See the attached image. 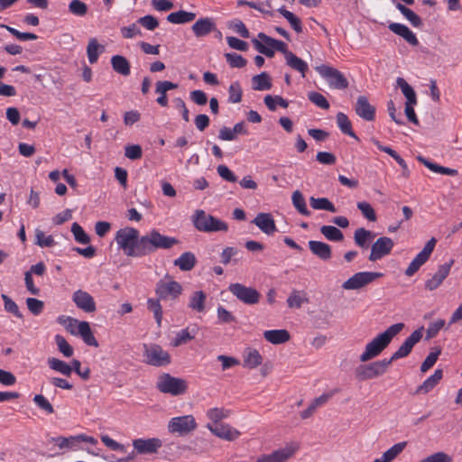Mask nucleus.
Instances as JSON below:
<instances>
[{"instance_id":"09e8293b","label":"nucleus","mask_w":462,"mask_h":462,"mask_svg":"<svg viewBox=\"0 0 462 462\" xmlns=\"http://www.w3.org/2000/svg\"><path fill=\"white\" fill-rule=\"evenodd\" d=\"M320 233L329 241L341 242L344 239L341 230L334 226H322Z\"/></svg>"},{"instance_id":"a211bd4d","label":"nucleus","mask_w":462,"mask_h":462,"mask_svg":"<svg viewBox=\"0 0 462 462\" xmlns=\"http://www.w3.org/2000/svg\"><path fill=\"white\" fill-rule=\"evenodd\" d=\"M453 263L454 260L451 259L448 263L439 265L438 271L432 275V277L425 282V289L430 291L438 289L449 274Z\"/></svg>"},{"instance_id":"5701e85b","label":"nucleus","mask_w":462,"mask_h":462,"mask_svg":"<svg viewBox=\"0 0 462 462\" xmlns=\"http://www.w3.org/2000/svg\"><path fill=\"white\" fill-rule=\"evenodd\" d=\"M216 29L214 21L209 17L200 18L191 26V30L197 38H202Z\"/></svg>"},{"instance_id":"72a5a7b5","label":"nucleus","mask_w":462,"mask_h":462,"mask_svg":"<svg viewBox=\"0 0 462 462\" xmlns=\"http://www.w3.org/2000/svg\"><path fill=\"white\" fill-rule=\"evenodd\" d=\"M195 18V13L180 10L178 12L171 13L167 16V21L174 24H182L192 22Z\"/></svg>"},{"instance_id":"79ce46f5","label":"nucleus","mask_w":462,"mask_h":462,"mask_svg":"<svg viewBox=\"0 0 462 462\" xmlns=\"http://www.w3.org/2000/svg\"><path fill=\"white\" fill-rule=\"evenodd\" d=\"M395 6L412 26L417 28L422 26V20L411 9L406 7L401 3H397Z\"/></svg>"},{"instance_id":"2f4dec72","label":"nucleus","mask_w":462,"mask_h":462,"mask_svg":"<svg viewBox=\"0 0 462 462\" xmlns=\"http://www.w3.org/2000/svg\"><path fill=\"white\" fill-rule=\"evenodd\" d=\"M407 445L406 441L394 444L387 449L381 457L374 459L373 462H392L400 455Z\"/></svg>"},{"instance_id":"6e6d98bb","label":"nucleus","mask_w":462,"mask_h":462,"mask_svg":"<svg viewBox=\"0 0 462 462\" xmlns=\"http://www.w3.org/2000/svg\"><path fill=\"white\" fill-rule=\"evenodd\" d=\"M263 101H264V104L266 105V106L271 111H275L277 105L281 106L283 108H287L289 106L288 101L281 96L273 97L271 95H267L264 97Z\"/></svg>"},{"instance_id":"bb28decb","label":"nucleus","mask_w":462,"mask_h":462,"mask_svg":"<svg viewBox=\"0 0 462 462\" xmlns=\"http://www.w3.org/2000/svg\"><path fill=\"white\" fill-rule=\"evenodd\" d=\"M263 337L273 345H280L289 341L291 336L286 329H273L264 331Z\"/></svg>"},{"instance_id":"9d476101","label":"nucleus","mask_w":462,"mask_h":462,"mask_svg":"<svg viewBox=\"0 0 462 462\" xmlns=\"http://www.w3.org/2000/svg\"><path fill=\"white\" fill-rule=\"evenodd\" d=\"M197 428V423L192 415H184L171 419L168 423V430L172 434L184 436Z\"/></svg>"},{"instance_id":"c85d7f7f","label":"nucleus","mask_w":462,"mask_h":462,"mask_svg":"<svg viewBox=\"0 0 462 462\" xmlns=\"http://www.w3.org/2000/svg\"><path fill=\"white\" fill-rule=\"evenodd\" d=\"M417 160L421 162L425 167H427L429 170L435 173H439L443 175H448V176H457L458 174V171L456 169L444 167L441 165H439L437 163H434L428 159H426L423 156L419 155L417 157Z\"/></svg>"},{"instance_id":"cd10ccee","label":"nucleus","mask_w":462,"mask_h":462,"mask_svg":"<svg viewBox=\"0 0 462 462\" xmlns=\"http://www.w3.org/2000/svg\"><path fill=\"white\" fill-rule=\"evenodd\" d=\"M197 263V258L191 252H185L180 257L174 260L173 264L183 272L192 270Z\"/></svg>"},{"instance_id":"b1692460","label":"nucleus","mask_w":462,"mask_h":462,"mask_svg":"<svg viewBox=\"0 0 462 462\" xmlns=\"http://www.w3.org/2000/svg\"><path fill=\"white\" fill-rule=\"evenodd\" d=\"M310 252L322 261H329L332 257L331 246L321 241L310 240L308 243Z\"/></svg>"},{"instance_id":"e2e57ef3","label":"nucleus","mask_w":462,"mask_h":462,"mask_svg":"<svg viewBox=\"0 0 462 462\" xmlns=\"http://www.w3.org/2000/svg\"><path fill=\"white\" fill-rule=\"evenodd\" d=\"M51 440L53 442H55L60 449L73 448L74 446L78 443L77 436H70L69 438L57 437V438H52Z\"/></svg>"},{"instance_id":"4468645a","label":"nucleus","mask_w":462,"mask_h":462,"mask_svg":"<svg viewBox=\"0 0 462 462\" xmlns=\"http://www.w3.org/2000/svg\"><path fill=\"white\" fill-rule=\"evenodd\" d=\"M423 327L414 330L400 346V347L393 354V356L388 358L391 360V365L393 361L398 359L406 357L409 356L413 348V346L420 341L423 336Z\"/></svg>"},{"instance_id":"052dcab7","label":"nucleus","mask_w":462,"mask_h":462,"mask_svg":"<svg viewBox=\"0 0 462 462\" xmlns=\"http://www.w3.org/2000/svg\"><path fill=\"white\" fill-rule=\"evenodd\" d=\"M55 342L57 344L58 349L60 353L64 355L66 357H70L73 355V348L68 343L64 337L60 335L55 336Z\"/></svg>"},{"instance_id":"c756f323","label":"nucleus","mask_w":462,"mask_h":462,"mask_svg":"<svg viewBox=\"0 0 462 462\" xmlns=\"http://www.w3.org/2000/svg\"><path fill=\"white\" fill-rule=\"evenodd\" d=\"M442 370L437 369L432 375L428 377L417 389L416 393H427L430 392L442 379Z\"/></svg>"},{"instance_id":"c03bdc74","label":"nucleus","mask_w":462,"mask_h":462,"mask_svg":"<svg viewBox=\"0 0 462 462\" xmlns=\"http://www.w3.org/2000/svg\"><path fill=\"white\" fill-rule=\"evenodd\" d=\"M337 124L341 132L345 134L349 135L352 138L357 139V136L354 133L352 129L351 121L348 119L347 116L342 112H338L337 114Z\"/></svg>"},{"instance_id":"de8ad7c7","label":"nucleus","mask_w":462,"mask_h":462,"mask_svg":"<svg viewBox=\"0 0 462 462\" xmlns=\"http://www.w3.org/2000/svg\"><path fill=\"white\" fill-rule=\"evenodd\" d=\"M48 365L52 370L59 372L63 375L70 376V374H72V367L66 362L60 360L58 358H49Z\"/></svg>"},{"instance_id":"680f3d73","label":"nucleus","mask_w":462,"mask_h":462,"mask_svg":"<svg viewBox=\"0 0 462 462\" xmlns=\"http://www.w3.org/2000/svg\"><path fill=\"white\" fill-rule=\"evenodd\" d=\"M226 60L232 68H244L247 61L246 60L236 52L226 53Z\"/></svg>"},{"instance_id":"f257e3e1","label":"nucleus","mask_w":462,"mask_h":462,"mask_svg":"<svg viewBox=\"0 0 462 462\" xmlns=\"http://www.w3.org/2000/svg\"><path fill=\"white\" fill-rule=\"evenodd\" d=\"M404 323H395L378 334L366 344L365 351L360 355L359 360L363 363L378 356L404 328Z\"/></svg>"},{"instance_id":"338daca9","label":"nucleus","mask_w":462,"mask_h":462,"mask_svg":"<svg viewBox=\"0 0 462 462\" xmlns=\"http://www.w3.org/2000/svg\"><path fill=\"white\" fill-rule=\"evenodd\" d=\"M33 402L37 405V407L42 411H44L48 414H51L54 412L53 406L51 402L42 394H36L33 397Z\"/></svg>"},{"instance_id":"bf43d9fd","label":"nucleus","mask_w":462,"mask_h":462,"mask_svg":"<svg viewBox=\"0 0 462 462\" xmlns=\"http://www.w3.org/2000/svg\"><path fill=\"white\" fill-rule=\"evenodd\" d=\"M71 232L74 236L75 240L78 243H80L83 245L89 244L90 237L78 223L75 222L72 224Z\"/></svg>"},{"instance_id":"2eb2a0df","label":"nucleus","mask_w":462,"mask_h":462,"mask_svg":"<svg viewBox=\"0 0 462 462\" xmlns=\"http://www.w3.org/2000/svg\"><path fill=\"white\" fill-rule=\"evenodd\" d=\"M298 443H291L282 448L274 450L271 454H263L259 456L255 462H286L299 449Z\"/></svg>"},{"instance_id":"f8f14e48","label":"nucleus","mask_w":462,"mask_h":462,"mask_svg":"<svg viewBox=\"0 0 462 462\" xmlns=\"http://www.w3.org/2000/svg\"><path fill=\"white\" fill-rule=\"evenodd\" d=\"M383 274L375 272H360L355 273L342 284L345 290H358L379 279Z\"/></svg>"},{"instance_id":"864d4df0","label":"nucleus","mask_w":462,"mask_h":462,"mask_svg":"<svg viewBox=\"0 0 462 462\" xmlns=\"http://www.w3.org/2000/svg\"><path fill=\"white\" fill-rule=\"evenodd\" d=\"M161 299H149L147 300V308L153 313L158 327H161L162 319V309L160 303Z\"/></svg>"},{"instance_id":"7c9ffc66","label":"nucleus","mask_w":462,"mask_h":462,"mask_svg":"<svg viewBox=\"0 0 462 462\" xmlns=\"http://www.w3.org/2000/svg\"><path fill=\"white\" fill-rule=\"evenodd\" d=\"M375 236V235L364 227L357 228L354 233L355 244L364 249H367L370 241Z\"/></svg>"},{"instance_id":"6e6552de","label":"nucleus","mask_w":462,"mask_h":462,"mask_svg":"<svg viewBox=\"0 0 462 462\" xmlns=\"http://www.w3.org/2000/svg\"><path fill=\"white\" fill-rule=\"evenodd\" d=\"M143 361L152 366H165L171 363L170 354L156 344L144 345Z\"/></svg>"},{"instance_id":"49530a36","label":"nucleus","mask_w":462,"mask_h":462,"mask_svg":"<svg viewBox=\"0 0 462 462\" xmlns=\"http://www.w3.org/2000/svg\"><path fill=\"white\" fill-rule=\"evenodd\" d=\"M309 302L304 291L293 290L287 299L289 308L300 309L303 303Z\"/></svg>"},{"instance_id":"5fc2aeb1","label":"nucleus","mask_w":462,"mask_h":462,"mask_svg":"<svg viewBox=\"0 0 462 462\" xmlns=\"http://www.w3.org/2000/svg\"><path fill=\"white\" fill-rule=\"evenodd\" d=\"M196 332L195 328L191 329V332L189 331V328H184L180 331H179L176 334V337L172 342V345L174 346H179L183 344H186L187 342L192 340L194 338V334Z\"/></svg>"},{"instance_id":"13d9d810","label":"nucleus","mask_w":462,"mask_h":462,"mask_svg":"<svg viewBox=\"0 0 462 462\" xmlns=\"http://www.w3.org/2000/svg\"><path fill=\"white\" fill-rule=\"evenodd\" d=\"M88 5L80 0H72L69 5V11L76 16H85L88 13Z\"/></svg>"},{"instance_id":"dca6fc26","label":"nucleus","mask_w":462,"mask_h":462,"mask_svg":"<svg viewBox=\"0 0 462 462\" xmlns=\"http://www.w3.org/2000/svg\"><path fill=\"white\" fill-rule=\"evenodd\" d=\"M394 246L392 238L387 236L379 237L371 246L369 261L375 262L388 255Z\"/></svg>"},{"instance_id":"39448f33","label":"nucleus","mask_w":462,"mask_h":462,"mask_svg":"<svg viewBox=\"0 0 462 462\" xmlns=\"http://www.w3.org/2000/svg\"><path fill=\"white\" fill-rule=\"evenodd\" d=\"M194 226L201 232H226L228 226L226 222L207 214L204 210H197L193 216Z\"/></svg>"},{"instance_id":"a878e982","label":"nucleus","mask_w":462,"mask_h":462,"mask_svg":"<svg viewBox=\"0 0 462 462\" xmlns=\"http://www.w3.org/2000/svg\"><path fill=\"white\" fill-rule=\"evenodd\" d=\"M178 85L168 80L157 81L155 85V92L159 95L157 97V103L161 106H168L167 91L175 89Z\"/></svg>"},{"instance_id":"69168bd1","label":"nucleus","mask_w":462,"mask_h":462,"mask_svg":"<svg viewBox=\"0 0 462 462\" xmlns=\"http://www.w3.org/2000/svg\"><path fill=\"white\" fill-rule=\"evenodd\" d=\"M36 245L41 247H51L55 245V241L51 236H45L42 230L37 229L35 232Z\"/></svg>"},{"instance_id":"37998d69","label":"nucleus","mask_w":462,"mask_h":462,"mask_svg":"<svg viewBox=\"0 0 462 462\" xmlns=\"http://www.w3.org/2000/svg\"><path fill=\"white\" fill-rule=\"evenodd\" d=\"M310 204L313 209L327 210L332 213L337 212L334 204L327 198H310Z\"/></svg>"},{"instance_id":"aec40b11","label":"nucleus","mask_w":462,"mask_h":462,"mask_svg":"<svg viewBox=\"0 0 462 462\" xmlns=\"http://www.w3.org/2000/svg\"><path fill=\"white\" fill-rule=\"evenodd\" d=\"M72 300L79 310L87 313H93L97 310L94 298L83 290L76 291L72 295Z\"/></svg>"},{"instance_id":"774afa93","label":"nucleus","mask_w":462,"mask_h":462,"mask_svg":"<svg viewBox=\"0 0 462 462\" xmlns=\"http://www.w3.org/2000/svg\"><path fill=\"white\" fill-rule=\"evenodd\" d=\"M452 457L443 451L436 452L420 462H452Z\"/></svg>"},{"instance_id":"412c9836","label":"nucleus","mask_w":462,"mask_h":462,"mask_svg":"<svg viewBox=\"0 0 462 462\" xmlns=\"http://www.w3.org/2000/svg\"><path fill=\"white\" fill-rule=\"evenodd\" d=\"M252 223L267 236L273 235L277 231L274 219L270 213L257 214Z\"/></svg>"},{"instance_id":"ea45409f","label":"nucleus","mask_w":462,"mask_h":462,"mask_svg":"<svg viewBox=\"0 0 462 462\" xmlns=\"http://www.w3.org/2000/svg\"><path fill=\"white\" fill-rule=\"evenodd\" d=\"M286 64L291 67L292 69L300 72L301 76L304 78L306 71L308 70V64L297 57L294 53H287V57L285 58Z\"/></svg>"},{"instance_id":"473e14b6","label":"nucleus","mask_w":462,"mask_h":462,"mask_svg":"<svg viewBox=\"0 0 462 462\" xmlns=\"http://www.w3.org/2000/svg\"><path fill=\"white\" fill-rule=\"evenodd\" d=\"M111 65L113 69L123 76H128L131 72L130 63L127 59L121 55H115L111 58Z\"/></svg>"},{"instance_id":"393cba45","label":"nucleus","mask_w":462,"mask_h":462,"mask_svg":"<svg viewBox=\"0 0 462 462\" xmlns=\"http://www.w3.org/2000/svg\"><path fill=\"white\" fill-rule=\"evenodd\" d=\"M263 362V356L254 348H245L243 352V366L247 369H254Z\"/></svg>"},{"instance_id":"f3484780","label":"nucleus","mask_w":462,"mask_h":462,"mask_svg":"<svg viewBox=\"0 0 462 462\" xmlns=\"http://www.w3.org/2000/svg\"><path fill=\"white\" fill-rule=\"evenodd\" d=\"M155 292L158 298L161 300H167L169 298L176 299L181 294L182 287L178 282L175 281H160L157 283Z\"/></svg>"},{"instance_id":"e433bc0d","label":"nucleus","mask_w":462,"mask_h":462,"mask_svg":"<svg viewBox=\"0 0 462 462\" xmlns=\"http://www.w3.org/2000/svg\"><path fill=\"white\" fill-rule=\"evenodd\" d=\"M77 335H79L87 345L95 347L98 346V343L94 337L90 325L88 321H80L79 329L78 330Z\"/></svg>"},{"instance_id":"4d7b16f0","label":"nucleus","mask_w":462,"mask_h":462,"mask_svg":"<svg viewBox=\"0 0 462 462\" xmlns=\"http://www.w3.org/2000/svg\"><path fill=\"white\" fill-rule=\"evenodd\" d=\"M357 208L361 211L362 216L371 222L377 219L376 214L373 207L366 201H359L356 204Z\"/></svg>"},{"instance_id":"6ab92c4d","label":"nucleus","mask_w":462,"mask_h":462,"mask_svg":"<svg viewBox=\"0 0 462 462\" xmlns=\"http://www.w3.org/2000/svg\"><path fill=\"white\" fill-rule=\"evenodd\" d=\"M207 428L215 436L227 441H234L236 439H238L239 436L241 435L239 430L226 423H219L217 425H212L208 423L207 425Z\"/></svg>"},{"instance_id":"4be33fe9","label":"nucleus","mask_w":462,"mask_h":462,"mask_svg":"<svg viewBox=\"0 0 462 462\" xmlns=\"http://www.w3.org/2000/svg\"><path fill=\"white\" fill-rule=\"evenodd\" d=\"M355 111L358 116L365 121H373L375 118V108L365 96H359L355 105Z\"/></svg>"},{"instance_id":"4c0bfd02","label":"nucleus","mask_w":462,"mask_h":462,"mask_svg":"<svg viewBox=\"0 0 462 462\" xmlns=\"http://www.w3.org/2000/svg\"><path fill=\"white\" fill-rule=\"evenodd\" d=\"M253 89L257 91L269 90L272 88V79L268 73L262 72L252 78Z\"/></svg>"},{"instance_id":"a18cd8bd","label":"nucleus","mask_w":462,"mask_h":462,"mask_svg":"<svg viewBox=\"0 0 462 462\" xmlns=\"http://www.w3.org/2000/svg\"><path fill=\"white\" fill-rule=\"evenodd\" d=\"M396 84L406 97V103L417 104V97L414 89L407 83L403 78H397Z\"/></svg>"},{"instance_id":"0e129e2a","label":"nucleus","mask_w":462,"mask_h":462,"mask_svg":"<svg viewBox=\"0 0 462 462\" xmlns=\"http://www.w3.org/2000/svg\"><path fill=\"white\" fill-rule=\"evenodd\" d=\"M308 98L313 104H315L317 106H319L322 109L328 110L329 108L328 101L326 99V97L322 94H320L319 92H315V91L310 92L308 94Z\"/></svg>"},{"instance_id":"ddd939ff","label":"nucleus","mask_w":462,"mask_h":462,"mask_svg":"<svg viewBox=\"0 0 462 462\" xmlns=\"http://www.w3.org/2000/svg\"><path fill=\"white\" fill-rule=\"evenodd\" d=\"M436 243L437 240L434 237L430 238L426 243L423 249L414 257V259L411 262L405 270L406 276H412L430 259V256L435 248Z\"/></svg>"},{"instance_id":"9b49d317","label":"nucleus","mask_w":462,"mask_h":462,"mask_svg":"<svg viewBox=\"0 0 462 462\" xmlns=\"http://www.w3.org/2000/svg\"><path fill=\"white\" fill-rule=\"evenodd\" d=\"M228 290L240 301L247 305L257 304L261 298V294L254 288L241 283H232Z\"/></svg>"},{"instance_id":"7ed1b4c3","label":"nucleus","mask_w":462,"mask_h":462,"mask_svg":"<svg viewBox=\"0 0 462 462\" xmlns=\"http://www.w3.org/2000/svg\"><path fill=\"white\" fill-rule=\"evenodd\" d=\"M143 256L151 254L157 250H168L178 245L180 241L172 236L161 234L157 229H152L141 236Z\"/></svg>"},{"instance_id":"8fccbe9b","label":"nucleus","mask_w":462,"mask_h":462,"mask_svg":"<svg viewBox=\"0 0 462 462\" xmlns=\"http://www.w3.org/2000/svg\"><path fill=\"white\" fill-rule=\"evenodd\" d=\"M291 201L294 208L303 216L309 217L310 210L307 208L304 197L300 190H295L291 195Z\"/></svg>"},{"instance_id":"0eeeda50","label":"nucleus","mask_w":462,"mask_h":462,"mask_svg":"<svg viewBox=\"0 0 462 462\" xmlns=\"http://www.w3.org/2000/svg\"><path fill=\"white\" fill-rule=\"evenodd\" d=\"M391 365V360L386 358L367 365H358L355 370L356 379L365 381L382 376Z\"/></svg>"},{"instance_id":"f704fd0d","label":"nucleus","mask_w":462,"mask_h":462,"mask_svg":"<svg viewBox=\"0 0 462 462\" xmlns=\"http://www.w3.org/2000/svg\"><path fill=\"white\" fill-rule=\"evenodd\" d=\"M77 335H79L87 345L95 347L98 346V343L94 337L90 325L88 321H80L79 329L78 330Z\"/></svg>"},{"instance_id":"c9c22d12","label":"nucleus","mask_w":462,"mask_h":462,"mask_svg":"<svg viewBox=\"0 0 462 462\" xmlns=\"http://www.w3.org/2000/svg\"><path fill=\"white\" fill-rule=\"evenodd\" d=\"M77 335H79L87 345L95 347L98 346V343L94 337L90 325L88 321H80L79 329L78 330Z\"/></svg>"},{"instance_id":"58836bf2","label":"nucleus","mask_w":462,"mask_h":462,"mask_svg":"<svg viewBox=\"0 0 462 462\" xmlns=\"http://www.w3.org/2000/svg\"><path fill=\"white\" fill-rule=\"evenodd\" d=\"M105 51V46L98 43L96 38H90L87 46L88 61L94 64L97 61L98 56Z\"/></svg>"},{"instance_id":"a19ab883","label":"nucleus","mask_w":462,"mask_h":462,"mask_svg":"<svg viewBox=\"0 0 462 462\" xmlns=\"http://www.w3.org/2000/svg\"><path fill=\"white\" fill-rule=\"evenodd\" d=\"M207 296L202 291H197L192 293L189 302V308L197 311L203 312L205 310V302Z\"/></svg>"},{"instance_id":"20e7f679","label":"nucleus","mask_w":462,"mask_h":462,"mask_svg":"<svg viewBox=\"0 0 462 462\" xmlns=\"http://www.w3.org/2000/svg\"><path fill=\"white\" fill-rule=\"evenodd\" d=\"M156 388L162 393L179 396L187 392L188 382L185 379L163 373L157 378Z\"/></svg>"},{"instance_id":"423d86ee","label":"nucleus","mask_w":462,"mask_h":462,"mask_svg":"<svg viewBox=\"0 0 462 462\" xmlns=\"http://www.w3.org/2000/svg\"><path fill=\"white\" fill-rule=\"evenodd\" d=\"M134 451L126 457L119 458L117 462H128L137 455H153L162 447V441L158 438L135 439L133 440Z\"/></svg>"},{"instance_id":"3c124183","label":"nucleus","mask_w":462,"mask_h":462,"mask_svg":"<svg viewBox=\"0 0 462 462\" xmlns=\"http://www.w3.org/2000/svg\"><path fill=\"white\" fill-rule=\"evenodd\" d=\"M57 321L59 324L64 326L66 330L71 335H77L80 323L77 319L62 315L58 318Z\"/></svg>"},{"instance_id":"603ef678","label":"nucleus","mask_w":462,"mask_h":462,"mask_svg":"<svg viewBox=\"0 0 462 462\" xmlns=\"http://www.w3.org/2000/svg\"><path fill=\"white\" fill-rule=\"evenodd\" d=\"M230 411L225 408H211L207 411V417L214 423V425L219 424L218 422L224 419L228 418Z\"/></svg>"},{"instance_id":"f03ea898","label":"nucleus","mask_w":462,"mask_h":462,"mask_svg":"<svg viewBox=\"0 0 462 462\" xmlns=\"http://www.w3.org/2000/svg\"><path fill=\"white\" fill-rule=\"evenodd\" d=\"M116 241L127 256H143L141 236H139V231L137 229L134 227L119 229L116 235Z\"/></svg>"},{"instance_id":"1a4fd4ad","label":"nucleus","mask_w":462,"mask_h":462,"mask_svg":"<svg viewBox=\"0 0 462 462\" xmlns=\"http://www.w3.org/2000/svg\"><path fill=\"white\" fill-rule=\"evenodd\" d=\"M316 70L328 82L330 87L337 89H344L348 87L347 79L338 69L327 65H320L316 67Z\"/></svg>"}]
</instances>
